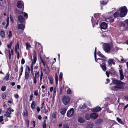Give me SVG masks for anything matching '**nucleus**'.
I'll list each match as a JSON object with an SVG mask.
<instances>
[{"instance_id": "f257e3e1", "label": "nucleus", "mask_w": 128, "mask_h": 128, "mask_svg": "<svg viewBox=\"0 0 128 128\" xmlns=\"http://www.w3.org/2000/svg\"><path fill=\"white\" fill-rule=\"evenodd\" d=\"M112 82L114 84L116 85V86H114V88L120 89H123V85L124 84V83L120 80H113Z\"/></svg>"}, {"instance_id": "f03ea898", "label": "nucleus", "mask_w": 128, "mask_h": 128, "mask_svg": "<svg viewBox=\"0 0 128 128\" xmlns=\"http://www.w3.org/2000/svg\"><path fill=\"white\" fill-rule=\"evenodd\" d=\"M113 47L112 45L107 43H104L102 46L103 50L105 52L108 53L110 52V49Z\"/></svg>"}, {"instance_id": "7ed1b4c3", "label": "nucleus", "mask_w": 128, "mask_h": 128, "mask_svg": "<svg viewBox=\"0 0 128 128\" xmlns=\"http://www.w3.org/2000/svg\"><path fill=\"white\" fill-rule=\"evenodd\" d=\"M120 16L121 17L124 16L126 14L128 10L126 6H124L120 8Z\"/></svg>"}, {"instance_id": "20e7f679", "label": "nucleus", "mask_w": 128, "mask_h": 128, "mask_svg": "<svg viewBox=\"0 0 128 128\" xmlns=\"http://www.w3.org/2000/svg\"><path fill=\"white\" fill-rule=\"evenodd\" d=\"M27 68H26L25 74V78L26 80H28L29 79V77L30 76V75L29 74L30 69L28 66H26Z\"/></svg>"}, {"instance_id": "39448f33", "label": "nucleus", "mask_w": 128, "mask_h": 128, "mask_svg": "<svg viewBox=\"0 0 128 128\" xmlns=\"http://www.w3.org/2000/svg\"><path fill=\"white\" fill-rule=\"evenodd\" d=\"M70 100V98L68 96H64L62 98L63 103L64 104L67 105L69 103Z\"/></svg>"}, {"instance_id": "423d86ee", "label": "nucleus", "mask_w": 128, "mask_h": 128, "mask_svg": "<svg viewBox=\"0 0 128 128\" xmlns=\"http://www.w3.org/2000/svg\"><path fill=\"white\" fill-rule=\"evenodd\" d=\"M74 109L72 108H70L67 112V116L68 118L72 117L74 114Z\"/></svg>"}, {"instance_id": "0eeeda50", "label": "nucleus", "mask_w": 128, "mask_h": 128, "mask_svg": "<svg viewBox=\"0 0 128 128\" xmlns=\"http://www.w3.org/2000/svg\"><path fill=\"white\" fill-rule=\"evenodd\" d=\"M6 114L4 115V116H6L10 118V114H11L10 108H8L7 110V111L6 112Z\"/></svg>"}, {"instance_id": "6e6552de", "label": "nucleus", "mask_w": 128, "mask_h": 128, "mask_svg": "<svg viewBox=\"0 0 128 128\" xmlns=\"http://www.w3.org/2000/svg\"><path fill=\"white\" fill-rule=\"evenodd\" d=\"M100 26L102 29L105 30L107 28V24L105 22H102L100 24Z\"/></svg>"}, {"instance_id": "1a4fd4ad", "label": "nucleus", "mask_w": 128, "mask_h": 128, "mask_svg": "<svg viewBox=\"0 0 128 128\" xmlns=\"http://www.w3.org/2000/svg\"><path fill=\"white\" fill-rule=\"evenodd\" d=\"M90 117L93 119L96 118L98 116V114L97 113H93L90 115Z\"/></svg>"}, {"instance_id": "9d476101", "label": "nucleus", "mask_w": 128, "mask_h": 128, "mask_svg": "<svg viewBox=\"0 0 128 128\" xmlns=\"http://www.w3.org/2000/svg\"><path fill=\"white\" fill-rule=\"evenodd\" d=\"M120 75V79L121 80H122L124 79V76L122 72V68H120L119 70Z\"/></svg>"}, {"instance_id": "9b49d317", "label": "nucleus", "mask_w": 128, "mask_h": 128, "mask_svg": "<svg viewBox=\"0 0 128 128\" xmlns=\"http://www.w3.org/2000/svg\"><path fill=\"white\" fill-rule=\"evenodd\" d=\"M67 110L66 108H61L60 110V112L62 115H64Z\"/></svg>"}, {"instance_id": "f8f14e48", "label": "nucleus", "mask_w": 128, "mask_h": 128, "mask_svg": "<svg viewBox=\"0 0 128 128\" xmlns=\"http://www.w3.org/2000/svg\"><path fill=\"white\" fill-rule=\"evenodd\" d=\"M102 108L100 107H97L94 108L92 109V111L93 112H96L101 110Z\"/></svg>"}, {"instance_id": "ddd939ff", "label": "nucleus", "mask_w": 128, "mask_h": 128, "mask_svg": "<svg viewBox=\"0 0 128 128\" xmlns=\"http://www.w3.org/2000/svg\"><path fill=\"white\" fill-rule=\"evenodd\" d=\"M18 21L20 22H24V20L22 16L21 15H19L18 17Z\"/></svg>"}, {"instance_id": "4468645a", "label": "nucleus", "mask_w": 128, "mask_h": 128, "mask_svg": "<svg viewBox=\"0 0 128 128\" xmlns=\"http://www.w3.org/2000/svg\"><path fill=\"white\" fill-rule=\"evenodd\" d=\"M25 28L24 25L22 24H19L18 26V28L19 29L24 30Z\"/></svg>"}, {"instance_id": "2eb2a0df", "label": "nucleus", "mask_w": 128, "mask_h": 128, "mask_svg": "<svg viewBox=\"0 0 128 128\" xmlns=\"http://www.w3.org/2000/svg\"><path fill=\"white\" fill-rule=\"evenodd\" d=\"M115 64V62L112 59L108 61V64L110 66H111L112 64L114 65Z\"/></svg>"}, {"instance_id": "dca6fc26", "label": "nucleus", "mask_w": 128, "mask_h": 128, "mask_svg": "<svg viewBox=\"0 0 128 128\" xmlns=\"http://www.w3.org/2000/svg\"><path fill=\"white\" fill-rule=\"evenodd\" d=\"M106 64L105 62H104L101 65V67L103 70L105 71L106 70Z\"/></svg>"}, {"instance_id": "f3484780", "label": "nucleus", "mask_w": 128, "mask_h": 128, "mask_svg": "<svg viewBox=\"0 0 128 128\" xmlns=\"http://www.w3.org/2000/svg\"><path fill=\"white\" fill-rule=\"evenodd\" d=\"M22 2L21 1L18 2L17 4V6L18 8H22Z\"/></svg>"}, {"instance_id": "a211bd4d", "label": "nucleus", "mask_w": 128, "mask_h": 128, "mask_svg": "<svg viewBox=\"0 0 128 128\" xmlns=\"http://www.w3.org/2000/svg\"><path fill=\"white\" fill-rule=\"evenodd\" d=\"M94 126V124L91 122L87 123L86 126V128H92Z\"/></svg>"}, {"instance_id": "6ab92c4d", "label": "nucleus", "mask_w": 128, "mask_h": 128, "mask_svg": "<svg viewBox=\"0 0 128 128\" xmlns=\"http://www.w3.org/2000/svg\"><path fill=\"white\" fill-rule=\"evenodd\" d=\"M103 121V120L101 119H99L96 120V123L98 124H100L102 123Z\"/></svg>"}, {"instance_id": "aec40b11", "label": "nucleus", "mask_w": 128, "mask_h": 128, "mask_svg": "<svg viewBox=\"0 0 128 128\" xmlns=\"http://www.w3.org/2000/svg\"><path fill=\"white\" fill-rule=\"evenodd\" d=\"M97 54L98 56L102 58H106L103 55L100 51L98 52L97 53Z\"/></svg>"}, {"instance_id": "412c9836", "label": "nucleus", "mask_w": 128, "mask_h": 128, "mask_svg": "<svg viewBox=\"0 0 128 128\" xmlns=\"http://www.w3.org/2000/svg\"><path fill=\"white\" fill-rule=\"evenodd\" d=\"M0 35L3 38H5V33L4 31H2L0 32Z\"/></svg>"}, {"instance_id": "4be33fe9", "label": "nucleus", "mask_w": 128, "mask_h": 128, "mask_svg": "<svg viewBox=\"0 0 128 128\" xmlns=\"http://www.w3.org/2000/svg\"><path fill=\"white\" fill-rule=\"evenodd\" d=\"M85 118L86 120H89L91 118L90 115V116L89 114H86Z\"/></svg>"}, {"instance_id": "5701e85b", "label": "nucleus", "mask_w": 128, "mask_h": 128, "mask_svg": "<svg viewBox=\"0 0 128 128\" xmlns=\"http://www.w3.org/2000/svg\"><path fill=\"white\" fill-rule=\"evenodd\" d=\"M35 104V102L34 101H33L31 105V107L32 109H34V108Z\"/></svg>"}, {"instance_id": "b1692460", "label": "nucleus", "mask_w": 128, "mask_h": 128, "mask_svg": "<svg viewBox=\"0 0 128 128\" xmlns=\"http://www.w3.org/2000/svg\"><path fill=\"white\" fill-rule=\"evenodd\" d=\"M78 121L80 123H82L84 121V119L82 118H79L78 120Z\"/></svg>"}, {"instance_id": "393cba45", "label": "nucleus", "mask_w": 128, "mask_h": 128, "mask_svg": "<svg viewBox=\"0 0 128 128\" xmlns=\"http://www.w3.org/2000/svg\"><path fill=\"white\" fill-rule=\"evenodd\" d=\"M62 72H60V75L59 78V80L60 81H62Z\"/></svg>"}, {"instance_id": "a878e982", "label": "nucleus", "mask_w": 128, "mask_h": 128, "mask_svg": "<svg viewBox=\"0 0 128 128\" xmlns=\"http://www.w3.org/2000/svg\"><path fill=\"white\" fill-rule=\"evenodd\" d=\"M33 64L32 63L30 65V70L31 71V73L32 74H34L33 72Z\"/></svg>"}, {"instance_id": "bb28decb", "label": "nucleus", "mask_w": 128, "mask_h": 128, "mask_svg": "<svg viewBox=\"0 0 128 128\" xmlns=\"http://www.w3.org/2000/svg\"><path fill=\"white\" fill-rule=\"evenodd\" d=\"M116 120L118 121V122L122 124L123 123L121 119L117 117L116 118Z\"/></svg>"}, {"instance_id": "cd10ccee", "label": "nucleus", "mask_w": 128, "mask_h": 128, "mask_svg": "<svg viewBox=\"0 0 128 128\" xmlns=\"http://www.w3.org/2000/svg\"><path fill=\"white\" fill-rule=\"evenodd\" d=\"M33 58L34 59L33 60H32V63L33 64H35L36 60V56H34Z\"/></svg>"}, {"instance_id": "c85d7f7f", "label": "nucleus", "mask_w": 128, "mask_h": 128, "mask_svg": "<svg viewBox=\"0 0 128 128\" xmlns=\"http://www.w3.org/2000/svg\"><path fill=\"white\" fill-rule=\"evenodd\" d=\"M96 47L95 49L94 52V57L95 58V60L96 62H97L96 60Z\"/></svg>"}, {"instance_id": "c756f323", "label": "nucleus", "mask_w": 128, "mask_h": 128, "mask_svg": "<svg viewBox=\"0 0 128 128\" xmlns=\"http://www.w3.org/2000/svg\"><path fill=\"white\" fill-rule=\"evenodd\" d=\"M10 76V74L8 73L7 74L6 76L5 77V79L6 80L8 81V80Z\"/></svg>"}, {"instance_id": "7c9ffc66", "label": "nucleus", "mask_w": 128, "mask_h": 128, "mask_svg": "<svg viewBox=\"0 0 128 128\" xmlns=\"http://www.w3.org/2000/svg\"><path fill=\"white\" fill-rule=\"evenodd\" d=\"M57 90V89L56 88H54L53 91V96L54 97L56 95V93Z\"/></svg>"}, {"instance_id": "2f4dec72", "label": "nucleus", "mask_w": 128, "mask_h": 128, "mask_svg": "<svg viewBox=\"0 0 128 128\" xmlns=\"http://www.w3.org/2000/svg\"><path fill=\"white\" fill-rule=\"evenodd\" d=\"M55 81L56 84L57 85L58 82V76L56 74H55Z\"/></svg>"}, {"instance_id": "473e14b6", "label": "nucleus", "mask_w": 128, "mask_h": 128, "mask_svg": "<svg viewBox=\"0 0 128 128\" xmlns=\"http://www.w3.org/2000/svg\"><path fill=\"white\" fill-rule=\"evenodd\" d=\"M39 72H36L35 74V77H34L35 78H38L39 76Z\"/></svg>"}, {"instance_id": "72a5a7b5", "label": "nucleus", "mask_w": 128, "mask_h": 128, "mask_svg": "<svg viewBox=\"0 0 128 128\" xmlns=\"http://www.w3.org/2000/svg\"><path fill=\"white\" fill-rule=\"evenodd\" d=\"M111 73H112L110 71H109V72H108V71H106V76L108 77H109V74H111Z\"/></svg>"}, {"instance_id": "f704fd0d", "label": "nucleus", "mask_w": 128, "mask_h": 128, "mask_svg": "<svg viewBox=\"0 0 128 128\" xmlns=\"http://www.w3.org/2000/svg\"><path fill=\"white\" fill-rule=\"evenodd\" d=\"M26 49L27 50H28V49L30 47V45L27 43L26 44Z\"/></svg>"}, {"instance_id": "c9c22d12", "label": "nucleus", "mask_w": 128, "mask_h": 128, "mask_svg": "<svg viewBox=\"0 0 128 128\" xmlns=\"http://www.w3.org/2000/svg\"><path fill=\"white\" fill-rule=\"evenodd\" d=\"M118 12H116L114 13L113 15L114 17L116 18L118 16Z\"/></svg>"}, {"instance_id": "e433bc0d", "label": "nucleus", "mask_w": 128, "mask_h": 128, "mask_svg": "<svg viewBox=\"0 0 128 128\" xmlns=\"http://www.w3.org/2000/svg\"><path fill=\"white\" fill-rule=\"evenodd\" d=\"M86 108V106L84 104H83L82 106H80V108L81 109H84Z\"/></svg>"}, {"instance_id": "4c0bfd02", "label": "nucleus", "mask_w": 128, "mask_h": 128, "mask_svg": "<svg viewBox=\"0 0 128 128\" xmlns=\"http://www.w3.org/2000/svg\"><path fill=\"white\" fill-rule=\"evenodd\" d=\"M67 93L68 94H70L72 92V91L70 88H69L67 90Z\"/></svg>"}, {"instance_id": "58836bf2", "label": "nucleus", "mask_w": 128, "mask_h": 128, "mask_svg": "<svg viewBox=\"0 0 128 128\" xmlns=\"http://www.w3.org/2000/svg\"><path fill=\"white\" fill-rule=\"evenodd\" d=\"M6 86H2L1 89L2 91H4L6 90Z\"/></svg>"}, {"instance_id": "ea45409f", "label": "nucleus", "mask_w": 128, "mask_h": 128, "mask_svg": "<svg viewBox=\"0 0 128 128\" xmlns=\"http://www.w3.org/2000/svg\"><path fill=\"white\" fill-rule=\"evenodd\" d=\"M101 4L103 5H105L106 4L107 2H104L103 0L101 1H100Z\"/></svg>"}, {"instance_id": "a19ab883", "label": "nucleus", "mask_w": 128, "mask_h": 128, "mask_svg": "<svg viewBox=\"0 0 128 128\" xmlns=\"http://www.w3.org/2000/svg\"><path fill=\"white\" fill-rule=\"evenodd\" d=\"M38 91L37 90H34V95L37 96L38 95Z\"/></svg>"}, {"instance_id": "79ce46f5", "label": "nucleus", "mask_w": 128, "mask_h": 128, "mask_svg": "<svg viewBox=\"0 0 128 128\" xmlns=\"http://www.w3.org/2000/svg\"><path fill=\"white\" fill-rule=\"evenodd\" d=\"M12 44V42H11L8 45V47L9 49L10 48Z\"/></svg>"}, {"instance_id": "37998d69", "label": "nucleus", "mask_w": 128, "mask_h": 128, "mask_svg": "<svg viewBox=\"0 0 128 128\" xmlns=\"http://www.w3.org/2000/svg\"><path fill=\"white\" fill-rule=\"evenodd\" d=\"M19 48V45L18 44V42L17 43V45L16 46L15 48V50H17Z\"/></svg>"}, {"instance_id": "c03bdc74", "label": "nucleus", "mask_w": 128, "mask_h": 128, "mask_svg": "<svg viewBox=\"0 0 128 128\" xmlns=\"http://www.w3.org/2000/svg\"><path fill=\"white\" fill-rule=\"evenodd\" d=\"M9 24V18H7V23H6V29L8 27V26Z\"/></svg>"}, {"instance_id": "a18cd8bd", "label": "nucleus", "mask_w": 128, "mask_h": 128, "mask_svg": "<svg viewBox=\"0 0 128 128\" xmlns=\"http://www.w3.org/2000/svg\"><path fill=\"white\" fill-rule=\"evenodd\" d=\"M12 36V34L11 32L10 31H9V34L8 35V37L9 38H10Z\"/></svg>"}, {"instance_id": "49530a36", "label": "nucleus", "mask_w": 128, "mask_h": 128, "mask_svg": "<svg viewBox=\"0 0 128 128\" xmlns=\"http://www.w3.org/2000/svg\"><path fill=\"white\" fill-rule=\"evenodd\" d=\"M36 78L34 77L33 78V82L34 84H36L37 82V80Z\"/></svg>"}, {"instance_id": "de8ad7c7", "label": "nucleus", "mask_w": 128, "mask_h": 128, "mask_svg": "<svg viewBox=\"0 0 128 128\" xmlns=\"http://www.w3.org/2000/svg\"><path fill=\"white\" fill-rule=\"evenodd\" d=\"M26 124L27 125L28 127L29 124V121L28 120H26Z\"/></svg>"}, {"instance_id": "09e8293b", "label": "nucleus", "mask_w": 128, "mask_h": 128, "mask_svg": "<svg viewBox=\"0 0 128 128\" xmlns=\"http://www.w3.org/2000/svg\"><path fill=\"white\" fill-rule=\"evenodd\" d=\"M63 128H69L68 126L66 124H64L63 125Z\"/></svg>"}, {"instance_id": "8fccbe9b", "label": "nucleus", "mask_w": 128, "mask_h": 128, "mask_svg": "<svg viewBox=\"0 0 128 128\" xmlns=\"http://www.w3.org/2000/svg\"><path fill=\"white\" fill-rule=\"evenodd\" d=\"M49 80L50 83L51 84H52L53 83V80L52 78L51 77H50L49 78Z\"/></svg>"}, {"instance_id": "3c124183", "label": "nucleus", "mask_w": 128, "mask_h": 128, "mask_svg": "<svg viewBox=\"0 0 128 128\" xmlns=\"http://www.w3.org/2000/svg\"><path fill=\"white\" fill-rule=\"evenodd\" d=\"M9 58L10 60L11 58V54L10 50H9L8 51Z\"/></svg>"}, {"instance_id": "603ef678", "label": "nucleus", "mask_w": 128, "mask_h": 128, "mask_svg": "<svg viewBox=\"0 0 128 128\" xmlns=\"http://www.w3.org/2000/svg\"><path fill=\"white\" fill-rule=\"evenodd\" d=\"M16 12L18 14H21V12L20 11L17 9L16 10Z\"/></svg>"}, {"instance_id": "864d4df0", "label": "nucleus", "mask_w": 128, "mask_h": 128, "mask_svg": "<svg viewBox=\"0 0 128 128\" xmlns=\"http://www.w3.org/2000/svg\"><path fill=\"white\" fill-rule=\"evenodd\" d=\"M2 96L3 99H4L6 96V95L4 94H2Z\"/></svg>"}, {"instance_id": "5fc2aeb1", "label": "nucleus", "mask_w": 128, "mask_h": 128, "mask_svg": "<svg viewBox=\"0 0 128 128\" xmlns=\"http://www.w3.org/2000/svg\"><path fill=\"white\" fill-rule=\"evenodd\" d=\"M25 60L24 58H22V59L21 63L22 64H23L25 63Z\"/></svg>"}, {"instance_id": "6e6d98bb", "label": "nucleus", "mask_w": 128, "mask_h": 128, "mask_svg": "<svg viewBox=\"0 0 128 128\" xmlns=\"http://www.w3.org/2000/svg\"><path fill=\"white\" fill-rule=\"evenodd\" d=\"M33 96V94H31L30 96V101H31L32 99V97Z\"/></svg>"}, {"instance_id": "4d7b16f0", "label": "nucleus", "mask_w": 128, "mask_h": 128, "mask_svg": "<svg viewBox=\"0 0 128 128\" xmlns=\"http://www.w3.org/2000/svg\"><path fill=\"white\" fill-rule=\"evenodd\" d=\"M23 67L22 66H21V67L20 68V72H22L23 71Z\"/></svg>"}, {"instance_id": "13d9d810", "label": "nucleus", "mask_w": 128, "mask_h": 128, "mask_svg": "<svg viewBox=\"0 0 128 128\" xmlns=\"http://www.w3.org/2000/svg\"><path fill=\"white\" fill-rule=\"evenodd\" d=\"M3 117L2 116H0V122H2L4 120L3 119Z\"/></svg>"}, {"instance_id": "bf43d9fd", "label": "nucleus", "mask_w": 128, "mask_h": 128, "mask_svg": "<svg viewBox=\"0 0 128 128\" xmlns=\"http://www.w3.org/2000/svg\"><path fill=\"white\" fill-rule=\"evenodd\" d=\"M36 110L38 113L40 111V108L38 106L36 108Z\"/></svg>"}, {"instance_id": "052dcab7", "label": "nucleus", "mask_w": 128, "mask_h": 128, "mask_svg": "<svg viewBox=\"0 0 128 128\" xmlns=\"http://www.w3.org/2000/svg\"><path fill=\"white\" fill-rule=\"evenodd\" d=\"M24 115H26V116H28V113L27 110H26L25 112H24Z\"/></svg>"}, {"instance_id": "680f3d73", "label": "nucleus", "mask_w": 128, "mask_h": 128, "mask_svg": "<svg viewBox=\"0 0 128 128\" xmlns=\"http://www.w3.org/2000/svg\"><path fill=\"white\" fill-rule=\"evenodd\" d=\"M20 57V54L18 52H17V58L18 59H19Z\"/></svg>"}, {"instance_id": "e2e57ef3", "label": "nucleus", "mask_w": 128, "mask_h": 128, "mask_svg": "<svg viewBox=\"0 0 128 128\" xmlns=\"http://www.w3.org/2000/svg\"><path fill=\"white\" fill-rule=\"evenodd\" d=\"M14 97L16 98H18V95L17 94H16L14 95Z\"/></svg>"}, {"instance_id": "0e129e2a", "label": "nucleus", "mask_w": 128, "mask_h": 128, "mask_svg": "<svg viewBox=\"0 0 128 128\" xmlns=\"http://www.w3.org/2000/svg\"><path fill=\"white\" fill-rule=\"evenodd\" d=\"M56 115L55 113L54 114H53L52 115V118H56Z\"/></svg>"}, {"instance_id": "69168bd1", "label": "nucleus", "mask_w": 128, "mask_h": 128, "mask_svg": "<svg viewBox=\"0 0 128 128\" xmlns=\"http://www.w3.org/2000/svg\"><path fill=\"white\" fill-rule=\"evenodd\" d=\"M46 124H42V126L43 128H46Z\"/></svg>"}, {"instance_id": "338daca9", "label": "nucleus", "mask_w": 128, "mask_h": 128, "mask_svg": "<svg viewBox=\"0 0 128 128\" xmlns=\"http://www.w3.org/2000/svg\"><path fill=\"white\" fill-rule=\"evenodd\" d=\"M38 118L40 120H41L42 119V118L40 115H39L38 116Z\"/></svg>"}, {"instance_id": "774afa93", "label": "nucleus", "mask_w": 128, "mask_h": 128, "mask_svg": "<svg viewBox=\"0 0 128 128\" xmlns=\"http://www.w3.org/2000/svg\"><path fill=\"white\" fill-rule=\"evenodd\" d=\"M53 89V88L52 87H51L50 88V92H52Z\"/></svg>"}]
</instances>
